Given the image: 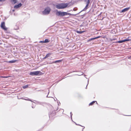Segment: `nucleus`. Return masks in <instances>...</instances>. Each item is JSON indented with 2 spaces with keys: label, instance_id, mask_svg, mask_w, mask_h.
I'll use <instances>...</instances> for the list:
<instances>
[{
  "label": "nucleus",
  "instance_id": "obj_18",
  "mask_svg": "<svg viewBox=\"0 0 131 131\" xmlns=\"http://www.w3.org/2000/svg\"><path fill=\"white\" fill-rule=\"evenodd\" d=\"M94 39H95V37L94 38H90V39H89L88 40V41H91V40H94Z\"/></svg>",
  "mask_w": 131,
  "mask_h": 131
},
{
  "label": "nucleus",
  "instance_id": "obj_32",
  "mask_svg": "<svg viewBox=\"0 0 131 131\" xmlns=\"http://www.w3.org/2000/svg\"><path fill=\"white\" fill-rule=\"evenodd\" d=\"M60 104V103H59V104H58V105H59V104Z\"/></svg>",
  "mask_w": 131,
  "mask_h": 131
},
{
  "label": "nucleus",
  "instance_id": "obj_11",
  "mask_svg": "<svg viewBox=\"0 0 131 131\" xmlns=\"http://www.w3.org/2000/svg\"><path fill=\"white\" fill-rule=\"evenodd\" d=\"M10 1L13 4H14L17 2V0H10Z\"/></svg>",
  "mask_w": 131,
  "mask_h": 131
},
{
  "label": "nucleus",
  "instance_id": "obj_4",
  "mask_svg": "<svg viewBox=\"0 0 131 131\" xmlns=\"http://www.w3.org/2000/svg\"><path fill=\"white\" fill-rule=\"evenodd\" d=\"M1 27L3 29L5 30H7V28L5 26V24L4 22H2L1 24Z\"/></svg>",
  "mask_w": 131,
  "mask_h": 131
},
{
  "label": "nucleus",
  "instance_id": "obj_23",
  "mask_svg": "<svg viewBox=\"0 0 131 131\" xmlns=\"http://www.w3.org/2000/svg\"><path fill=\"white\" fill-rule=\"evenodd\" d=\"M100 36H98L97 37H95V39H97L98 38H100Z\"/></svg>",
  "mask_w": 131,
  "mask_h": 131
},
{
  "label": "nucleus",
  "instance_id": "obj_31",
  "mask_svg": "<svg viewBox=\"0 0 131 131\" xmlns=\"http://www.w3.org/2000/svg\"><path fill=\"white\" fill-rule=\"evenodd\" d=\"M37 102L39 104H40L41 103L39 102Z\"/></svg>",
  "mask_w": 131,
  "mask_h": 131
},
{
  "label": "nucleus",
  "instance_id": "obj_14",
  "mask_svg": "<svg viewBox=\"0 0 131 131\" xmlns=\"http://www.w3.org/2000/svg\"><path fill=\"white\" fill-rule=\"evenodd\" d=\"M17 60H13L10 61H9V62L10 63H14L16 62Z\"/></svg>",
  "mask_w": 131,
  "mask_h": 131
},
{
  "label": "nucleus",
  "instance_id": "obj_16",
  "mask_svg": "<svg viewBox=\"0 0 131 131\" xmlns=\"http://www.w3.org/2000/svg\"><path fill=\"white\" fill-rule=\"evenodd\" d=\"M49 42V40L48 39H45L44 41V43H47Z\"/></svg>",
  "mask_w": 131,
  "mask_h": 131
},
{
  "label": "nucleus",
  "instance_id": "obj_30",
  "mask_svg": "<svg viewBox=\"0 0 131 131\" xmlns=\"http://www.w3.org/2000/svg\"><path fill=\"white\" fill-rule=\"evenodd\" d=\"M52 63L51 62H49L48 63L49 64H52V63Z\"/></svg>",
  "mask_w": 131,
  "mask_h": 131
},
{
  "label": "nucleus",
  "instance_id": "obj_19",
  "mask_svg": "<svg viewBox=\"0 0 131 131\" xmlns=\"http://www.w3.org/2000/svg\"><path fill=\"white\" fill-rule=\"evenodd\" d=\"M28 85H26L24 86L23 87V88L24 89H25V88H28Z\"/></svg>",
  "mask_w": 131,
  "mask_h": 131
},
{
  "label": "nucleus",
  "instance_id": "obj_17",
  "mask_svg": "<svg viewBox=\"0 0 131 131\" xmlns=\"http://www.w3.org/2000/svg\"><path fill=\"white\" fill-rule=\"evenodd\" d=\"M84 32V31H77V32L78 34H81L82 33H83Z\"/></svg>",
  "mask_w": 131,
  "mask_h": 131
},
{
  "label": "nucleus",
  "instance_id": "obj_36",
  "mask_svg": "<svg viewBox=\"0 0 131 131\" xmlns=\"http://www.w3.org/2000/svg\"><path fill=\"white\" fill-rule=\"evenodd\" d=\"M64 78H62V79H64Z\"/></svg>",
  "mask_w": 131,
  "mask_h": 131
},
{
  "label": "nucleus",
  "instance_id": "obj_8",
  "mask_svg": "<svg viewBox=\"0 0 131 131\" xmlns=\"http://www.w3.org/2000/svg\"><path fill=\"white\" fill-rule=\"evenodd\" d=\"M130 8V7H128L124 8L121 11V13H123L128 11Z\"/></svg>",
  "mask_w": 131,
  "mask_h": 131
},
{
  "label": "nucleus",
  "instance_id": "obj_20",
  "mask_svg": "<svg viewBox=\"0 0 131 131\" xmlns=\"http://www.w3.org/2000/svg\"><path fill=\"white\" fill-rule=\"evenodd\" d=\"M75 123V124L77 125H78V126H81L82 127H83V126H82L81 125H80V124H77L76 123ZM83 130H82V131H83V129L85 128V127H84V126H83Z\"/></svg>",
  "mask_w": 131,
  "mask_h": 131
},
{
  "label": "nucleus",
  "instance_id": "obj_29",
  "mask_svg": "<svg viewBox=\"0 0 131 131\" xmlns=\"http://www.w3.org/2000/svg\"><path fill=\"white\" fill-rule=\"evenodd\" d=\"M25 100H28L30 101H31V102H32V101L31 100H26V99H25Z\"/></svg>",
  "mask_w": 131,
  "mask_h": 131
},
{
  "label": "nucleus",
  "instance_id": "obj_2",
  "mask_svg": "<svg viewBox=\"0 0 131 131\" xmlns=\"http://www.w3.org/2000/svg\"><path fill=\"white\" fill-rule=\"evenodd\" d=\"M41 73H42V72L40 71H36L34 72H30V74L31 75H37L41 74Z\"/></svg>",
  "mask_w": 131,
  "mask_h": 131
},
{
  "label": "nucleus",
  "instance_id": "obj_26",
  "mask_svg": "<svg viewBox=\"0 0 131 131\" xmlns=\"http://www.w3.org/2000/svg\"><path fill=\"white\" fill-rule=\"evenodd\" d=\"M77 10V8H74L73 9V10L74 11H76Z\"/></svg>",
  "mask_w": 131,
  "mask_h": 131
},
{
  "label": "nucleus",
  "instance_id": "obj_3",
  "mask_svg": "<svg viewBox=\"0 0 131 131\" xmlns=\"http://www.w3.org/2000/svg\"><path fill=\"white\" fill-rule=\"evenodd\" d=\"M51 9L49 7H47L42 12V13L44 15H46L49 14L50 12Z\"/></svg>",
  "mask_w": 131,
  "mask_h": 131
},
{
  "label": "nucleus",
  "instance_id": "obj_12",
  "mask_svg": "<svg viewBox=\"0 0 131 131\" xmlns=\"http://www.w3.org/2000/svg\"><path fill=\"white\" fill-rule=\"evenodd\" d=\"M88 6L89 5L86 4L85 7L82 10V11H85L88 8Z\"/></svg>",
  "mask_w": 131,
  "mask_h": 131
},
{
  "label": "nucleus",
  "instance_id": "obj_38",
  "mask_svg": "<svg viewBox=\"0 0 131 131\" xmlns=\"http://www.w3.org/2000/svg\"><path fill=\"white\" fill-rule=\"evenodd\" d=\"M81 12H82V11L81 12H79V13H81Z\"/></svg>",
  "mask_w": 131,
  "mask_h": 131
},
{
  "label": "nucleus",
  "instance_id": "obj_10",
  "mask_svg": "<svg viewBox=\"0 0 131 131\" xmlns=\"http://www.w3.org/2000/svg\"><path fill=\"white\" fill-rule=\"evenodd\" d=\"M22 5L20 3L17 5H16L14 6V8H17L20 7Z\"/></svg>",
  "mask_w": 131,
  "mask_h": 131
},
{
  "label": "nucleus",
  "instance_id": "obj_7",
  "mask_svg": "<svg viewBox=\"0 0 131 131\" xmlns=\"http://www.w3.org/2000/svg\"><path fill=\"white\" fill-rule=\"evenodd\" d=\"M52 54V53H47L46 56L43 58V59H45L46 58L49 57Z\"/></svg>",
  "mask_w": 131,
  "mask_h": 131
},
{
  "label": "nucleus",
  "instance_id": "obj_35",
  "mask_svg": "<svg viewBox=\"0 0 131 131\" xmlns=\"http://www.w3.org/2000/svg\"><path fill=\"white\" fill-rule=\"evenodd\" d=\"M32 108H34V107H33V106H32Z\"/></svg>",
  "mask_w": 131,
  "mask_h": 131
},
{
  "label": "nucleus",
  "instance_id": "obj_37",
  "mask_svg": "<svg viewBox=\"0 0 131 131\" xmlns=\"http://www.w3.org/2000/svg\"><path fill=\"white\" fill-rule=\"evenodd\" d=\"M81 12H82V11L81 12H79V13H81Z\"/></svg>",
  "mask_w": 131,
  "mask_h": 131
},
{
  "label": "nucleus",
  "instance_id": "obj_9",
  "mask_svg": "<svg viewBox=\"0 0 131 131\" xmlns=\"http://www.w3.org/2000/svg\"><path fill=\"white\" fill-rule=\"evenodd\" d=\"M124 42L126 41H131V37H128L127 39L123 40Z\"/></svg>",
  "mask_w": 131,
  "mask_h": 131
},
{
  "label": "nucleus",
  "instance_id": "obj_13",
  "mask_svg": "<svg viewBox=\"0 0 131 131\" xmlns=\"http://www.w3.org/2000/svg\"><path fill=\"white\" fill-rule=\"evenodd\" d=\"M61 61V60H56L55 61H53L51 63H56L58 62H59Z\"/></svg>",
  "mask_w": 131,
  "mask_h": 131
},
{
  "label": "nucleus",
  "instance_id": "obj_15",
  "mask_svg": "<svg viewBox=\"0 0 131 131\" xmlns=\"http://www.w3.org/2000/svg\"><path fill=\"white\" fill-rule=\"evenodd\" d=\"M95 102H96V103L97 104V103L96 101H92L91 103H90L89 104V105H93V104H94Z\"/></svg>",
  "mask_w": 131,
  "mask_h": 131
},
{
  "label": "nucleus",
  "instance_id": "obj_39",
  "mask_svg": "<svg viewBox=\"0 0 131 131\" xmlns=\"http://www.w3.org/2000/svg\"><path fill=\"white\" fill-rule=\"evenodd\" d=\"M87 85L86 86V88L87 87Z\"/></svg>",
  "mask_w": 131,
  "mask_h": 131
},
{
  "label": "nucleus",
  "instance_id": "obj_33",
  "mask_svg": "<svg viewBox=\"0 0 131 131\" xmlns=\"http://www.w3.org/2000/svg\"><path fill=\"white\" fill-rule=\"evenodd\" d=\"M60 104V103H59V104H58V105H59V104Z\"/></svg>",
  "mask_w": 131,
  "mask_h": 131
},
{
  "label": "nucleus",
  "instance_id": "obj_21",
  "mask_svg": "<svg viewBox=\"0 0 131 131\" xmlns=\"http://www.w3.org/2000/svg\"><path fill=\"white\" fill-rule=\"evenodd\" d=\"M90 0H88L87 1L86 3V4L89 5V4L90 3Z\"/></svg>",
  "mask_w": 131,
  "mask_h": 131
},
{
  "label": "nucleus",
  "instance_id": "obj_27",
  "mask_svg": "<svg viewBox=\"0 0 131 131\" xmlns=\"http://www.w3.org/2000/svg\"><path fill=\"white\" fill-rule=\"evenodd\" d=\"M2 77L3 78H7L8 77Z\"/></svg>",
  "mask_w": 131,
  "mask_h": 131
},
{
  "label": "nucleus",
  "instance_id": "obj_24",
  "mask_svg": "<svg viewBox=\"0 0 131 131\" xmlns=\"http://www.w3.org/2000/svg\"><path fill=\"white\" fill-rule=\"evenodd\" d=\"M70 114L71 116V119H72V113L71 112L70 113Z\"/></svg>",
  "mask_w": 131,
  "mask_h": 131
},
{
  "label": "nucleus",
  "instance_id": "obj_40",
  "mask_svg": "<svg viewBox=\"0 0 131 131\" xmlns=\"http://www.w3.org/2000/svg\"><path fill=\"white\" fill-rule=\"evenodd\" d=\"M88 82H89V81L88 80Z\"/></svg>",
  "mask_w": 131,
  "mask_h": 131
},
{
  "label": "nucleus",
  "instance_id": "obj_1",
  "mask_svg": "<svg viewBox=\"0 0 131 131\" xmlns=\"http://www.w3.org/2000/svg\"><path fill=\"white\" fill-rule=\"evenodd\" d=\"M56 15L58 16H63L67 15H69V16L72 15H73L71 14L70 13H67V12H61V11H58L57 10H56Z\"/></svg>",
  "mask_w": 131,
  "mask_h": 131
},
{
  "label": "nucleus",
  "instance_id": "obj_22",
  "mask_svg": "<svg viewBox=\"0 0 131 131\" xmlns=\"http://www.w3.org/2000/svg\"><path fill=\"white\" fill-rule=\"evenodd\" d=\"M124 42L123 41V40H122L119 41H118V43H121Z\"/></svg>",
  "mask_w": 131,
  "mask_h": 131
},
{
  "label": "nucleus",
  "instance_id": "obj_28",
  "mask_svg": "<svg viewBox=\"0 0 131 131\" xmlns=\"http://www.w3.org/2000/svg\"><path fill=\"white\" fill-rule=\"evenodd\" d=\"M40 43H44V41H40Z\"/></svg>",
  "mask_w": 131,
  "mask_h": 131
},
{
  "label": "nucleus",
  "instance_id": "obj_25",
  "mask_svg": "<svg viewBox=\"0 0 131 131\" xmlns=\"http://www.w3.org/2000/svg\"><path fill=\"white\" fill-rule=\"evenodd\" d=\"M6 0H0V2H3L6 1Z\"/></svg>",
  "mask_w": 131,
  "mask_h": 131
},
{
  "label": "nucleus",
  "instance_id": "obj_6",
  "mask_svg": "<svg viewBox=\"0 0 131 131\" xmlns=\"http://www.w3.org/2000/svg\"><path fill=\"white\" fill-rule=\"evenodd\" d=\"M56 7L58 9H62V4H59L56 5Z\"/></svg>",
  "mask_w": 131,
  "mask_h": 131
},
{
  "label": "nucleus",
  "instance_id": "obj_34",
  "mask_svg": "<svg viewBox=\"0 0 131 131\" xmlns=\"http://www.w3.org/2000/svg\"><path fill=\"white\" fill-rule=\"evenodd\" d=\"M60 104V103H59V104H58V105H59V104Z\"/></svg>",
  "mask_w": 131,
  "mask_h": 131
},
{
  "label": "nucleus",
  "instance_id": "obj_5",
  "mask_svg": "<svg viewBox=\"0 0 131 131\" xmlns=\"http://www.w3.org/2000/svg\"><path fill=\"white\" fill-rule=\"evenodd\" d=\"M69 4L68 3H63L62 4V8L63 9L66 7Z\"/></svg>",
  "mask_w": 131,
  "mask_h": 131
}]
</instances>
